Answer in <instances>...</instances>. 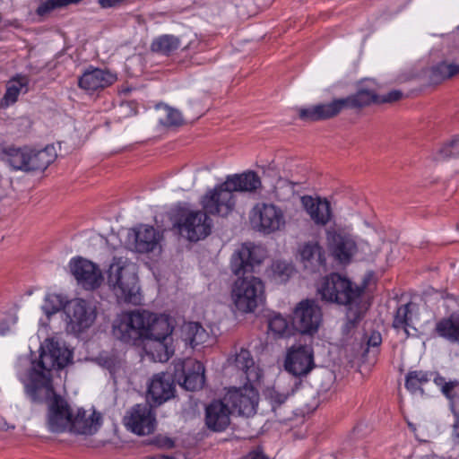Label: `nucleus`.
<instances>
[{"instance_id":"e433bc0d","label":"nucleus","mask_w":459,"mask_h":459,"mask_svg":"<svg viewBox=\"0 0 459 459\" xmlns=\"http://www.w3.org/2000/svg\"><path fill=\"white\" fill-rule=\"evenodd\" d=\"M152 348L148 351L152 359L159 362H166L174 353V349L169 343L170 340H152Z\"/></svg>"},{"instance_id":"39448f33","label":"nucleus","mask_w":459,"mask_h":459,"mask_svg":"<svg viewBox=\"0 0 459 459\" xmlns=\"http://www.w3.org/2000/svg\"><path fill=\"white\" fill-rule=\"evenodd\" d=\"M249 222L252 229L263 235L282 232L288 225L286 210L273 203L260 202L249 212Z\"/></svg>"},{"instance_id":"dca6fc26","label":"nucleus","mask_w":459,"mask_h":459,"mask_svg":"<svg viewBox=\"0 0 459 459\" xmlns=\"http://www.w3.org/2000/svg\"><path fill=\"white\" fill-rule=\"evenodd\" d=\"M315 367L312 347L299 345L291 347L287 353L285 368L294 376H306Z\"/></svg>"},{"instance_id":"37998d69","label":"nucleus","mask_w":459,"mask_h":459,"mask_svg":"<svg viewBox=\"0 0 459 459\" xmlns=\"http://www.w3.org/2000/svg\"><path fill=\"white\" fill-rule=\"evenodd\" d=\"M273 279L278 282H285L292 274L293 267L290 264L276 261L272 264Z\"/></svg>"},{"instance_id":"9d476101","label":"nucleus","mask_w":459,"mask_h":459,"mask_svg":"<svg viewBox=\"0 0 459 459\" xmlns=\"http://www.w3.org/2000/svg\"><path fill=\"white\" fill-rule=\"evenodd\" d=\"M66 316L67 329L75 333H81L90 328L97 316L96 309L82 299L68 301L64 307Z\"/></svg>"},{"instance_id":"6e6552de","label":"nucleus","mask_w":459,"mask_h":459,"mask_svg":"<svg viewBox=\"0 0 459 459\" xmlns=\"http://www.w3.org/2000/svg\"><path fill=\"white\" fill-rule=\"evenodd\" d=\"M144 311L133 310L118 314L112 324L113 335L128 344H135L143 340L144 322L149 319L144 316Z\"/></svg>"},{"instance_id":"4d7b16f0","label":"nucleus","mask_w":459,"mask_h":459,"mask_svg":"<svg viewBox=\"0 0 459 459\" xmlns=\"http://www.w3.org/2000/svg\"><path fill=\"white\" fill-rule=\"evenodd\" d=\"M457 35H459V26L457 27ZM451 56L455 58H459V45L454 46L453 49L451 50Z\"/></svg>"},{"instance_id":"1a4fd4ad","label":"nucleus","mask_w":459,"mask_h":459,"mask_svg":"<svg viewBox=\"0 0 459 459\" xmlns=\"http://www.w3.org/2000/svg\"><path fill=\"white\" fill-rule=\"evenodd\" d=\"M200 204L208 215L228 218L236 209L237 197L222 182L209 188L201 197Z\"/></svg>"},{"instance_id":"f03ea898","label":"nucleus","mask_w":459,"mask_h":459,"mask_svg":"<svg viewBox=\"0 0 459 459\" xmlns=\"http://www.w3.org/2000/svg\"><path fill=\"white\" fill-rule=\"evenodd\" d=\"M72 358L73 353L65 347V343L54 339L47 340L45 345L41 346L39 360L31 364L28 375V383L18 371L19 378L24 383L27 394L34 398L40 397V394H38V392H43L47 397L51 396L53 394V385L50 371L53 368L65 367Z\"/></svg>"},{"instance_id":"ea45409f","label":"nucleus","mask_w":459,"mask_h":459,"mask_svg":"<svg viewBox=\"0 0 459 459\" xmlns=\"http://www.w3.org/2000/svg\"><path fill=\"white\" fill-rule=\"evenodd\" d=\"M432 374L422 371V370H415L410 371L405 379V387L411 393H416L418 391H422L421 386L428 383L431 379Z\"/></svg>"},{"instance_id":"9b49d317","label":"nucleus","mask_w":459,"mask_h":459,"mask_svg":"<svg viewBox=\"0 0 459 459\" xmlns=\"http://www.w3.org/2000/svg\"><path fill=\"white\" fill-rule=\"evenodd\" d=\"M40 394V397L34 398L30 395L33 401H43L51 399L48 405V428L51 432L59 433L66 430L70 431L71 420L74 412L67 404V403L58 395L53 394L49 397L44 395L43 392H38Z\"/></svg>"},{"instance_id":"c756f323","label":"nucleus","mask_w":459,"mask_h":459,"mask_svg":"<svg viewBox=\"0 0 459 459\" xmlns=\"http://www.w3.org/2000/svg\"><path fill=\"white\" fill-rule=\"evenodd\" d=\"M56 158V152L53 145L36 150L30 147L27 171L44 170Z\"/></svg>"},{"instance_id":"58836bf2","label":"nucleus","mask_w":459,"mask_h":459,"mask_svg":"<svg viewBox=\"0 0 459 459\" xmlns=\"http://www.w3.org/2000/svg\"><path fill=\"white\" fill-rule=\"evenodd\" d=\"M178 38L172 35H163L153 40L152 49L155 52L169 55L179 48Z\"/></svg>"},{"instance_id":"412c9836","label":"nucleus","mask_w":459,"mask_h":459,"mask_svg":"<svg viewBox=\"0 0 459 459\" xmlns=\"http://www.w3.org/2000/svg\"><path fill=\"white\" fill-rule=\"evenodd\" d=\"M130 237L134 238L136 252H152L160 247L162 234L154 227L142 224L133 229Z\"/></svg>"},{"instance_id":"7ed1b4c3","label":"nucleus","mask_w":459,"mask_h":459,"mask_svg":"<svg viewBox=\"0 0 459 459\" xmlns=\"http://www.w3.org/2000/svg\"><path fill=\"white\" fill-rule=\"evenodd\" d=\"M363 291L364 288L353 287L350 280L338 273L323 278L317 286V292L323 300L347 307V321L343 326L346 333L356 326L367 310Z\"/></svg>"},{"instance_id":"f8f14e48","label":"nucleus","mask_w":459,"mask_h":459,"mask_svg":"<svg viewBox=\"0 0 459 459\" xmlns=\"http://www.w3.org/2000/svg\"><path fill=\"white\" fill-rule=\"evenodd\" d=\"M322 317L321 307L314 299L300 301L293 311V324L302 333H316L321 325Z\"/></svg>"},{"instance_id":"f3484780","label":"nucleus","mask_w":459,"mask_h":459,"mask_svg":"<svg viewBox=\"0 0 459 459\" xmlns=\"http://www.w3.org/2000/svg\"><path fill=\"white\" fill-rule=\"evenodd\" d=\"M144 316L149 319L144 322L143 340H171L174 329L172 317L148 310L144 311Z\"/></svg>"},{"instance_id":"de8ad7c7","label":"nucleus","mask_w":459,"mask_h":459,"mask_svg":"<svg viewBox=\"0 0 459 459\" xmlns=\"http://www.w3.org/2000/svg\"><path fill=\"white\" fill-rule=\"evenodd\" d=\"M99 359L100 364L108 368L110 373H115L121 363L120 359L114 354H102L100 356Z\"/></svg>"},{"instance_id":"cd10ccee","label":"nucleus","mask_w":459,"mask_h":459,"mask_svg":"<svg viewBox=\"0 0 459 459\" xmlns=\"http://www.w3.org/2000/svg\"><path fill=\"white\" fill-rule=\"evenodd\" d=\"M345 108H362L372 103L378 104V95L372 81L361 84L355 94L342 99Z\"/></svg>"},{"instance_id":"72a5a7b5","label":"nucleus","mask_w":459,"mask_h":459,"mask_svg":"<svg viewBox=\"0 0 459 459\" xmlns=\"http://www.w3.org/2000/svg\"><path fill=\"white\" fill-rule=\"evenodd\" d=\"M416 308L417 306L415 303L409 302L399 307L394 315L393 326L397 331H402L405 337L410 335L409 327L413 322V313Z\"/></svg>"},{"instance_id":"b1692460","label":"nucleus","mask_w":459,"mask_h":459,"mask_svg":"<svg viewBox=\"0 0 459 459\" xmlns=\"http://www.w3.org/2000/svg\"><path fill=\"white\" fill-rule=\"evenodd\" d=\"M344 108L342 99H338L330 103L299 108V116L305 121L324 120L338 115Z\"/></svg>"},{"instance_id":"aec40b11","label":"nucleus","mask_w":459,"mask_h":459,"mask_svg":"<svg viewBox=\"0 0 459 459\" xmlns=\"http://www.w3.org/2000/svg\"><path fill=\"white\" fill-rule=\"evenodd\" d=\"M301 204L311 221L317 226H325L333 218L330 202L326 198L305 195Z\"/></svg>"},{"instance_id":"a878e982","label":"nucleus","mask_w":459,"mask_h":459,"mask_svg":"<svg viewBox=\"0 0 459 459\" xmlns=\"http://www.w3.org/2000/svg\"><path fill=\"white\" fill-rule=\"evenodd\" d=\"M100 423V413L95 411L88 413L82 409H78L76 413L73 414L70 431L82 435H91L98 430Z\"/></svg>"},{"instance_id":"a19ab883","label":"nucleus","mask_w":459,"mask_h":459,"mask_svg":"<svg viewBox=\"0 0 459 459\" xmlns=\"http://www.w3.org/2000/svg\"><path fill=\"white\" fill-rule=\"evenodd\" d=\"M294 194L292 184L284 178H278L271 191L273 197L278 202L288 201Z\"/></svg>"},{"instance_id":"423d86ee","label":"nucleus","mask_w":459,"mask_h":459,"mask_svg":"<svg viewBox=\"0 0 459 459\" xmlns=\"http://www.w3.org/2000/svg\"><path fill=\"white\" fill-rule=\"evenodd\" d=\"M328 247L333 257L346 264L355 257L364 258L372 253L365 239L344 231H327Z\"/></svg>"},{"instance_id":"473e14b6","label":"nucleus","mask_w":459,"mask_h":459,"mask_svg":"<svg viewBox=\"0 0 459 459\" xmlns=\"http://www.w3.org/2000/svg\"><path fill=\"white\" fill-rule=\"evenodd\" d=\"M29 79L25 75H17L7 82L6 91L1 100V106L7 108L14 104L22 92H27Z\"/></svg>"},{"instance_id":"0eeeda50","label":"nucleus","mask_w":459,"mask_h":459,"mask_svg":"<svg viewBox=\"0 0 459 459\" xmlns=\"http://www.w3.org/2000/svg\"><path fill=\"white\" fill-rule=\"evenodd\" d=\"M173 227L179 234L195 242L205 238L212 232V220L203 211L182 210L173 221Z\"/></svg>"},{"instance_id":"052dcab7","label":"nucleus","mask_w":459,"mask_h":459,"mask_svg":"<svg viewBox=\"0 0 459 459\" xmlns=\"http://www.w3.org/2000/svg\"><path fill=\"white\" fill-rule=\"evenodd\" d=\"M81 0H72L73 4H75V3H78L80 2Z\"/></svg>"},{"instance_id":"2eb2a0df","label":"nucleus","mask_w":459,"mask_h":459,"mask_svg":"<svg viewBox=\"0 0 459 459\" xmlns=\"http://www.w3.org/2000/svg\"><path fill=\"white\" fill-rule=\"evenodd\" d=\"M124 423L127 429L136 435H149L156 427L155 413L148 403L136 404L127 411Z\"/></svg>"},{"instance_id":"603ef678","label":"nucleus","mask_w":459,"mask_h":459,"mask_svg":"<svg viewBox=\"0 0 459 459\" xmlns=\"http://www.w3.org/2000/svg\"><path fill=\"white\" fill-rule=\"evenodd\" d=\"M381 341L382 338L380 333H373L368 341V345L372 347H377L381 343Z\"/></svg>"},{"instance_id":"393cba45","label":"nucleus","mask_w":459,"mask_h":459,"mask_svg":"<svg viewBox=\"0 0 459 459\" xmlns=\"http://www.w3.org/2000/svg\"><path fill=\"white\" fill-rule=\"evenodd\" d=\"M224 183L233 194L237 192L254 193L262 186L259 176L252 170L229 175Z\"/></svg>"},{"instance_id":"c9c22d12","label":"nucleus","mask_w":459,"mask_h":459,"mask_svg":"<svg viewBox=\"0 0 459 459\" xmlns=\"http://www.w3.org/2000/svg\"><path fill=\"white\" fill-rule=\"evenodd\" d=\"M268 330L274 337H286L291 333V326L280 313H273L268 319Z\"/></svg>"},{"instance_id":"bb28decb","label":"nucleus","mask_w":459,"mask_h":459,"mask_svg":"<svg viewBox=\"0 0 459 459\" xmlns=\"http://www.w3.org/2000/svg\"><path fill=\"white\" fill-rule=\"evenodd\" d=\"M180 367L186 369L182 386L188 391H196L201 389L205 382L204 367L203 363L195 359L180 361L176 368Z\"/></svg>"},{"instance_id":"2f4dec72","label":"nucleus","mask_w":459,"mask_h":459,"mask_svg":"<svg viewBox=\"0 0 459 459\" xmlns=\"http://www.w3.org/2000/svg\"><path fill=\"white\" fill-rule=\"evenodd\" d=\"M182 339L192 348L204 345L210 340L209 333L202 325L195 322L185 323L181 327Z\"/></svg>"},{"instance_id":"4468645a","label":"nucleus","mask_w":459,"mask_h":459,"mask_svg":"<svg viewBox=\"0 0 459 459\" xmlns=\"http://www.w3.org/2000/svg\"><path fill=\"white\" fill-rule=\"evenodd\" d=\"M68 265L77 283L84 290H95L103 282V274L99 265L86 258L74 257Z\"/></svg>"},{"instance_id":"a18cd8bd","label":"nucleus","mask_w":459,"mask_h":459,"mask_svg":"<svg viewBox=\"0 0 459 459\" xmlns=\"http://www.w3.org/2000/svg\"><path fill=\"white\" fill-rule=\"evenodd\" d=\"M63 307V301L59 295L48 294L44 299L42 309L47 316L56 314Z\"/></svg>"},{"instance_id":"bf43d9fd","label":"nucleus","mask_w":459,"mask_h":459,"mask_svg":"<svg viewBox=\"0 0 459 459\" xmlns=\"http://www.w3.org/2000/svg\"><path fill=\"white\" fill-rule=\"evenodd\" d=\"M151 459H172L171 457L169 456H166V455H157V456H154Z\"/></svg>"},{"instance_id":"09e8293b","label":"nucleus","mask_w":459,"mask_h":459,"mask_svg":"<svg viewBox=\"0 0 459 459\" xmlns=\"http://www.w3.org/2000/svg\"><path fill=\"white\" fill-rule=\"evenodd\" d=\"M440 158L446 159L449 157L459 156V136L454 139L452 142L445 145L439 151Z\"/></svg>"},{"instance_id":"13d9d810","label":"nucleus","mask_w":459,"mask_h":459,"mask_svg":"<svg viewBox=\"0 0 459 459\" xmlns=\"http://www.w3.org/2000/svg\"><path fill=\"white\" fill-rule=\"evenodd\" d=\"M10 429L9 424L6 420L0 415V431H5Z\"/></svg>"},{"instance_id":"c03bdc74","label":"nucleus","mask_w":459,"mask_h":459,"mask_svg":"<svg viewBox=\"0 0 459 459\" xmlns=\"http://www.w3.org/2000/svg\"><path fill=\"white\" fill-rule=\"evenodd\" d=\"M164 117H160L159 121L166 126H179L183 125L184 119L179 110L168 106L163 107Z\"/></svg>"},{"instance_id":"79ce46f5","label":"nucleus","mask_w":459,"mask_h":459,"mask_svg":"<svg viewBox=\"0 0 459 459\" xmlns=\"http://www.w3.org/2000/svg\"><path fill=\"white\" fill-rule=\"evenodd\" d=\"M265 399L270 403L273 409L283 404L289 398L290 393L289 391L282 390L280 386H270L267 387L264 392Z\"/></svg>"},{"instance_id":"f257e3e1","label":"nucleus","mask_w":459,"mask_h":459,"mask_svg":"<svg viewBox=\"0 0 459 459\" xmlns=\"http://www.w3.org/2000/svg\"><path fill=\"white\" fill-rule=\"evenodd\" d=\"M264 257V248L253 244L242 245L232 255L230 269L238 279L232 284L230 299L239 312H253L264 299L263 281L258 277L248 273H252Z\"/></svg>"},{"instance_id":"a211bd4d","label":"nucleus","mask_w":459,"mask_h":459,"mask_svg":"<svg viewBox=\"0 0 459 459\" xmlns=\"http://www.w3.org/2000/svg\"><path fill=\"white\" fill-rule=\"evenodd\" d=\"M148 397L160 405L174 396L175 385L170 374L160 372L155 374L148 384Z\"/></svg>"},{"instance_id":"5701e85b","label":"nucleus","mask_w":459,"mask_h":459,"mask_svg":"<svg viewBox=\"0 0 459 459\" xmlns=\"http://www.w3.org/2000/svg\"><path fill=\"white\" fill-rule=\"evenodd\" d=\"M226 403L224 399L214 401L206 407L205 421L209 429L222 431L229 426L232 411Z\"/></svg>"},{"instance_id":"f704fd0d","label":"nucleus","mask_w":459,"mask_h":459,"mask_svg":"<svg viewBox=\"0 0 459 459\" xmlns=\"http://www.w3.org/2000/svg\"><path fill=\"white\" fill-rule=\"evenodd\" d=\"M437 334L450 342H459V313L439 321L436 325Z\"/></svg>"},{"instance_id":"7c9ffc66","label":"nucleus","mask_w":459,"mask_h":459,"mask_svg":"<svg viewBox=\"0 0 459 459\" xmlns=\"http://www.w3.org/2000/svg\"><path fill=\"white\" fill-rule=\"evenodd\" d=\"M30 147L8 146L4 149L2 160L13 169L27 171Z\"/></svg>"},{"instance_id":"8fccbe9b","label":"nucleus","mask_w":459,"mask_h":459,"mask_svg":"<svg viewBox=\"0 0 459 459\" xmlns=\"http://www.w3.org/2000/svg\"><path fill=\"white\" fill-rule=\"evenodd\" d=\"M434 382L437 385L441 386V390L444 394L446 396L450 395L451 391L457 384L456 382H446L445 378L440 376H437L434 377Z\"/></svg>"},{"instance_id":"49530a36","label":"nucleus","mask_w":459,"mask_h":459,"mask_svg":"<svg viewBox=\"0 0 459 459\" xmlns=\"http://www.w3.org/2000/svg\"><path fill=\"white\" fill-rule=\"evenodd\" d=\"M73 4L72 0H47L43 2L37 9V13L43 16L52 10Z\"/></svg>"},{"instance_id":"5fc2aeb1","label":"nucleus","mask_w":459,"mask_h":459,"mask_svg":"<svg viewBox=\"0 0 459 459\" xmlns=\"http://www.w3.org/2000/svg\"><path fill=\"white\" fill-rule=\"evenodd\" d=\"M455 421L454 423L453 438L455 442H459V412H455Z\"/></svg>"},{"instance_id":"864d4df0","label":"nucleus","mask_w":459,"mask_h":459,"mask_svg":"<svg viewBox=\"0 0 459 459\" xmlns=\"http://www.w3.org/2000/svg\"><path fill=\"white\" fill-rule=\"evenodd\" d=\"M124 0H99V4L103 8H111L119 4Z\"/></svg>"},{"instance_id":"ddd939ff","label":"nucleus","mask_w":459,"mask_h":459,"mask_svg":"<svg viewBox=\"0 0 459 459\" xmlns=\"http://www.w3.org/2000/svg\"><path fill=\"white\" fill-rule=\"evenodd\" d=\"M228 406L239 415L250 416L255 413L258 404V393L252 383L245 384L242 387H231L224 396Z\"/></svg>"},{"instance_id":"6e6d98bb","label":"nucleus","mask_w":459,"mask_h":459,"mask_svg":"<svg viewBox=\"0 0 459 459\" xmlns=\"http://www.w3.org/2000/svg\"><path fill=\"white\" fill-rule=\"evenodd\" d=\"M243 459H265V457L257 451H252L247 455Z\"/></svg>"},{"instance_id":"680f3d73","label":"nucleus","mask_w":459,"mask_h":459,"mask_svg":"<svg viewBox=\"0 0 459 459\" xmlns=\"http://www.w3.org/2000/svg\"><path fill=\"white\" fill-rule=\"evenodd\" d=\"M26 361V359H20V363L22 364V362Z\"/></svg>"},{"instance_id":"4be33fe9","label":"nucleus","mask_w":459,"mask_h":459,"mask_svg":"<svg viewBox=\"0 0 459 459\" xmlns=\"http://www.w3.org/2000/svg\"><path fill=\"white\" fill-rule=\"evenodd\" d=\"M117 81L116 74L100 68H90L79 78V87L89 93L101 91Z\"/></svg>"},{"instance_id":"6ab92c4d","label":"nucleus","mask_w":459,"mask_h":459,"mask_svg":"<svg viewBox=\"0 0 459 459\" xmlns=\"http://www.w3.org/2000/svg\"><path fill=\"white\" fill-rule=\"evenodd\" d=\"M299 261L304 269L310 273L325 269V253L317 241H307L299 248Z\"/></svg>"},{"instance_id":"3c124183","label":"nucleus","mask_w":459,"mask_h":459,"mask_svg":"<svg viewBox=\"0 0 459 459\" xmlns=\"http://www.w3.org/2000/svg\"><path fill=\"white\" fill-rule=\"evenodd\" d=\"M403 96L402 91L393 90L386 94L378 95V104L380 103H392L399 100Z\"/></svg>"},{"instance_id":"4c0bfd02","label":"nucleus","mask_w":459,"mask_h":459,"mask_svg":"<svg viewBox=\"0 0 459 459\" xmlns=\"http://www.w3.org/2000/svg\"><path fill=\"white\" fill-rule=\"evenodd\" d=\"M459 74V64L449 61H443L432 69V79L435 82H441L454 77Z\"/></svg>"},{"instance_id":"20e7f679","label":"nucleus","mask_w":459,"mask_h":459,"mask_svg":"<svg viewBox=\"0 0 459 459\" xmlns=\"http://www.w3.org/2000/svg\"><path fill=\"white\" fill-rule=\"evenodd\" d=\"M107 280L119 301L138 304L141 301L140 288L133 265L126 257L115 256L110 263Z\"/></svg>"},{"instance_id":"c85d7f7f","label":"nucleus","mask_w":459,"mask_h":459,"mask_svg":"<svg viewBox=\"0 0 459 459\" xmlns=\"http://www.w3.org/2000/svg\"><path fill=\"white\" fill-rule=\"evenodd\" d=\"M235 367L245 374L249 383L257 382L262 377V370L255 365L249 351L241 349L235 356Z\"/></svg>"}]
</instances>
